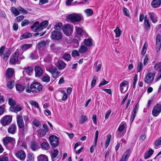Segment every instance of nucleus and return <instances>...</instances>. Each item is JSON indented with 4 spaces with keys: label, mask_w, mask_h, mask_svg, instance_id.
Returning a JSON list of instances; mask_svg holds the SVG:
<instances>
[{
    "label": "nucleus",
    "mask_w": 161,
    "mask_h": 161,
    "mask_svg": "<svg viewBox=\"0 0 161 161\" xmlns=\"http://www.w3.org/2000/svg\"><path fill=\"white\" fill-rule=\"evenodd\" d=\"M66 20L69 22L75 25L83 20V17L80 14L73 13L66 17Z\"/></svg>",
    "instance_id": "obj_1"
},
{
    "label": "nucleus",
    "mask_w": 161,
    "mask_h": 161,
    "mask_svg": "<svg viewBox=\"0 0 161 161\" xmlns=\"http://www.w3.org/2000/svg\"><path fill=\"white\" fill-rule=\"evenodd\" d=\"M42 85L39 83L35 82L32 83L30 87L28 86L25 91L28 93L31 92L34 93H38L42 90Z\"/></svg>",
    "instance_id": "obj_2"
},
{
    "label": "nucleus",
    "mask_w": 161,
    "mask_h": 161,
    "mask_svg": "<svg viewBox=\"0 0 161 161\" xmlns=\"http://www.w3.org/2000/svg\"><path fill=\"white\" fill-rule=\"evenodd\" d=\"M3 141L4 145L7 149L11 150L14 148L15 143L14 138L10 137H6L3 138Z\"/></svg>",
    "instance_id": "obj_3"
},
{
    "label": "nucleus",
    "mask_w": 161,
    "mask_h": 161,
    "mask_svg": "<svg viewBox=\"0 0 161 161\" xmlns=\"http://www.w3.org/2000/svg\"><path fill=\"white\" fill-rule=\"evenodd\" d=\"M50 37L52 40L56 41L62 39L63 37V35L61 32L56 30H54L51 32Z\"/></svg>",
    "instance_id": "obj_4"
},
{
    "label": "nucleus",
    "mask_w": 161,
    "mask_h": 161,
    "mask_svg": "<svg viewBox=\"0 0 161 161\" xmlns=\"http://www.w3.org/2000/svg\"><path fill=\"white\" fill-rule=\"evenodd\" d=\"M19 51H18V50H17L11 56L9 61V64H15L16 63L19 64L20 62L19 61Z\"/></svg>",
    "instance_id": "obj_5"
},
{
    "label": "nucleus",
    "mask_w": 161,
    "mask_h": 161,
    "mask_svg": "<svg viewBox=\"0 0 161 161\" xmlns=\"http://www.w3.org/2000/svg\"><path fill=\"white\" fill-rule=\"evenodd\" d=\"M73 27L69 24L65 25L63 28L64 33L67 36H69L73 32Z\"/></svg>",
    "instance_id": "obj_6"
},
{
    "label": "nucleus",
    "mask_w": 161,
    "mask_h": 161,
    "mask_svg": "<svg viewBox=\"0 0 161 161\" xmlns=\"http://www.w3.org/2000/svg\"><path fill=\"white\" fill-rule=\"evenodd\" d=\"M49 139L51 145L53 147H55L58 146V138L57 136L55 135L50 136L49 137Z\"/></svg>",
    "instance_id": "obj_7"
},
{
    "label": "nucleus",
    "mask_w": 161,
    "mask_h": 161,
    "mask_svg": "<svg viewBox=\"0 0 161 161\" xmlns=\"http://www.w3.org/2000/svg\"><path fill=\"white\" fill-rule=\"evenodd\" d=\"M12 118V116L11 115H6L1 120V124L3 126H6L11 122Z\"/></svg>",
    "instance_id": "obj_8"
},
{
    "label": "nucleus",
    "mask_w": 161,
    "mask_h": 161,
    "mask_svg": "<svg viewBox=\"0 0 161 161\" xmlns=\"http://www.w3.org/2000/svg\"><path fill=\"white\" fill-rule=\"evenodd\" d=\"M161 111V105L157 104L153 108L152 114L153 115L156 117L158 116Z\"/></svg>",
    "instance_id": "obj_9"
},
{
    "label": "nucleus",
    "mask_w": 161,
    "mask_h": 161,
    "mask_svg": "<svg viewBox=\"0 0 161 161\" xmlns=\"http://www.w3.org/2000/svg\"><path fill=\"white\" fill-rule=\"evenodd\" d=\"M154 69L158 71V73L155 79L156 81H157L161 78V62L156 64L154 66Z\"/></svg>",
    "instance_id": "obj_10"
},
{
    "label": "nucleus",
    "mask_w": 161,
    "mask_h": 161,
    "mask_svg": "<svg viewBox=\"0 0 161 161\" xmlns=\"http://www.w3.org/2000/svg\"><path fill=\"white\" fill-rule=\"evenodd\" d=\"M155 74L153 73H149L145 76L144 81L147 83H149L153 81L154 80Z\"/></svg>",
    "instance_id": "obj_11"
},
{
    "label": "nucleus",
    "mask_w": 161,
    "mask_h": 161,
    "mask_svg": "<svg viewBox=\"0 0 161 161\" xmlns=\"http://www.w3.org/2000/svg\"><path fill=\"white\" fill-rule=\"evenodd\" d=\"M139 108V104L137 103L135 105L132 112L131 113L130 118V121L131 123L133 121L134 118L136 116V114L137 113Z\"/></svg>",
    "instance_id": "obj_12"
},
{
    "label": "nucleus",
    "mask_w": 161,
    "mask_h": 161,
    "mask_svg": "<svg viewBox=\"0 0 161 161\" xmlns=\"http://www.w3.org/2000/svg\"><path fill=\"white\" fill-rule=\"evenodd\" d=\"M35 27H36L35 29V31L36 32L41 31L43 29L41 25L40 24H39L38 21L36 22L31 26L32 29H34Z\"/></svg>",
    "instance_id": "obj_13"
},
{
    "label": "nucleus",
    "mask_w": 161,
    "mask_h": 161,
    "mask_svg": "<svg viewBox=\"0 0 161 161\" xmlns=\"http://www.w3.org/2000/svg\"><path fill=\"white\" fill-rule=\"evenodd\" d=\"M15 155L18 158L21 160H24L26 157V154L23 150L17 151L15 153Z\"/></svg>",
    "instance_id": "obj_14"
},
{
    "label": "nucleus",
    "mask_w": 161,
    "mask_h": 161,
    "mask_svg": "<svg viewBox=\"0 0 161 161\" xmlns=\"http://www.w3.org/2000/svg\"><path fill=\"white\" fill-rule=\"evenodd\" d=\"M36 77H40L41 76L43 73L42 69L39 66H36L35 68Z\"/></svg>",
    "instance_id": "obj_15"
},
{
    "label": "nucleus",
    "mask_w": 161,
    "mask_h": 161,
    "mask_svg": "<svg viewBox=\"0 0 161 161\" xmlns=\"http://www.w3.org/2000/svg\"><path fill=\"white\" fill-rule=\"evenodd\" d=\"M17 122L19 127L20 129L22 128L24 125L22 116L18 115L17 116Z\"/></svg>",
    "instance_id": "obj_16"
},
{
    "label": "nucleus",
    "mask_w": 161,
    "mask_h": 161,
    "mask_svg": "<svg viewBox=\"0 0 161 161\" xmlns=\"http://www.w3.org/2000/svg\"><path fill=\"white\" fill-rule=\"evenodd\" d=\"M49 71L51 73L52 77L54 78H56L58 75L60 73V72L56 68H53L50 69Z\"/></svg>",
    "instance_id": "obj_17"
},
{
    "label": "nucleus",
    "mask_w": 161,
    "mask_h": 161,
    "mask_svg": "<svg viewBox=\"0 0 161 161\" xmlns=\"http://www.w3.org/2000/svg\"><path fill=\"white\" fill-rule=\"evenodd\" d=\"M98 136V131L96 130L95 133V137L94 139V142L95 144L92 145L90 148V151L91 153L93 152L94 151L95 147L97 145V139Z\"/></svg>",
    "instance_id": "obj_18"
},
{
    "label": "nucleus",
    "mask_w": 161,
    "mask_h": 161,
    "mask_svg": "<svg viewBox=\"0 0 161 161\" xmlns=\"http://www.w3.org/2000/svg\"><path fill=\"white\" fill-rule=\"evenodd\" d=\"M131 150L130 149L127 150L124 154L120 161H126L130 155Z\"/></svg>",
    "instance_id": "obj_19"
},
{
    "label": "nucleus",
    "mask_w": 161,
    "mask_h": 161,
    "mask_svg": "<svg viewBox=\"0 0 161 161\" xmlns=\"http://www.w3.org/2000/svg\"><path fill=\"white\" fill-rule=\"evenodd\" d=\"M9 110L12 112L17 113L18 112L20 111L22 108L19 106L17 105L15 107L10 106L9 108Z\"/></svg>",
    "instance_id": "obj_20"
},
{
    "label": "nucleus",
    "mask_w": 161,
    "mask_h": 161,
    "mask_svg": "<svg viewBox=\"0 0 161 161\" xmlns=\"http://www.w3.org/2000/svg\"><path fill=\"white\" fill-rule=\"evenodd\" d=\"M16 130V126L14 124H12L8 127V131L11 134H14L15 133Z\"/></svg>",
    "instance_id": "obj_21"
},
{
    "label": "nucleus",
    "mask_w": 161,
    "mask_h": 161,
    "mask_svg": "<svg viewBox=\"0 0 161 161\" xmlns=\"http://www.w3.org/2000/svg\"><path fill=\"white\" fill-rule=\"evenodd\" d=\"M161 4V0H153L151 3L152 6L153 8H157Z\"/></svg>",
    "instance_id": "obj_22"
},
{
    "label": "nucleus",
    "mask_w": 161,
    "mask_h": 161,
    "mask_svg": "<svg viewBox=\"0 0 161 161\" xmlns=\"http://www.w3.org/2000/svg\"><path fill=\"white\" fill-rule=\"evenodd\" d=\"M66 64L62 60H59L58 61V66L59 70L64 69L66 66Z\"/></svg>",
    "instance_id": "obj_23"
},
{
    "label": "nucleus",
    "mask_w": 161,
    "mask_h": 161,
    "mask_svg": "<svg viewBox=\"0 0 161 161\" xmlns=\"http://www.w3.org/2000/svg\"><path fill=\"white\" fill-rule=\"evenodd\" d=\"M31 147L32 150L34 151L38 150L40 148L39 145L35 142H31Z\"/></svg>",
    "instance_id": "obj_24"
},
{
    "label": "nucleus",
    "mask_w": 161,
    "mask_h": 161,
    "mask_svg": "<svg viewBox=\"0 0 161 161\" xmlns=\"http://www.w3.org/2000/svg\"><path fill=\"white\" fill-rule=\"evenodd\" d=\"M84 44L87 47L92 46L93 45L92 39L91 38L85 39L84 41Z\"/></svg>",
    "instance_id": "obj_25"
},
{
    "label": "nucleus",
    "mask_w": 161,
    "mask_h": 161,
    "mask_svg": "<svg viewBox=\"0 0 161 161\" xmlns=\"http://www.w3.org/2000/svg\"><path fill=\"white\" fill-rule=\"evenodd\" d=\"M14 70L12 69H7L6 72V76L7 78L9 79L12 77Z\"/></svg>",
    "instance_id": "obj_26"
},
{
    "label": "nucleus",
    "mask_w": 161,
    "mask_h": 161,
    "mask_svg": "<svg viewBox=\"0 0 161 161\" xmlns=\"http://www.w3.org/2000/svg\"><path fill=\"white\" fill-rule=\"evenodd\" d=\"M46 44L45 41H42L37 45V48L38 50H41L44 48Z\"/></svg>",
    "instance_id": "obj_27"
},
{
    "label": "nucleus",
    "mask_w": 161,
    "mask_h": 161,
    "mask_svg": "<svg viewBox=\"0 0 161 161\" xmlns=\"http://www.w3.org/2000/svg\"><path fill=\"white\" fill-rule=\"evenodd\" d=\"M150 18L153 23H155L157 21V19L155 14L153 12H150L149 13Z\"/></svg>",
    "instance_id": "obj_28"
},
{
    "label": "nucleus",
    "mask_w": 161,
    "mask_h": 161,
    "mask_svg": "<svg viewBox=\"0 0 161 161\" xmlns=\"http://www.w3.org/2000/svg\"><path fill=\"white\" fill-rule=\"evenodd\" d=\"M154 152L151 148H150L148 151L146 152L144 155V157L145 159H147L149 158L153 153Z\"/></svg>",
    "instance_id": "obj_29"
},
{
    "label": "nucleus",
    "mask_w": 161,
    "mask_h": 161,
    "mask_svg": "<svg viewBox=\"0 0 161 161\" xmlns=\"http://www.w3.org/2000/svg\"><path fill=\"white\" fill-rule=\"evenodd\" d=\"M38 161H48V159L46 155L41 154L37 157Z\"/></svg>",
    "instance_id": "obj_30"
},
{
    "label": "nucleus",
    "mask_w": 161,
    "mask_h": 161,
    "mask_svg": "<svg viewBox=\"0 0 161 161\" xmlns=\"http://www.w3.org/2000/svg\"><path fill=\"white\" fill-rule=\"evenodd\" d=\"M32 46V45L31 44H24L21 45V48L22 51L24 52L30 48Z\"/></svg>",
    "instance_id": "obj_31"
},
{
    "label": "nucleus",
    "mask_w": 161,
    "mask_h": 161,
    "mask_svg": "<svg viewBox=\"0 0 161 161\" xmlns=\"http://www.w3.org/2000/svg\"><path fill=\"white\" fill-rule=\"evenodd\" d=\"M11 10L13 14L15 16H18L19 14V11L18 10V8L17 9L14 7H12L11 8Z\"/></svg>",
    "instance_id": "obj_32"
},
{
    "label": "nucleus",
    "mask_w": 161,
    "mask_h": 161,
    "mask_svg": "<svg viewBox=\"0 0 161 161\" xmlns=\"http://www.w3.org/2000/svg\"><path fill=\"white\" fill-rule=\"evenodd\" d=\"M88 50V48L85 46L82 45L80 47L79 51L80 53H86Z\"/></svg>",
    "instance_id": "obj_33"
},
{
    "label": "nucleus",
    "mask_w": 161,
    "mask_h": 161,
    "mask_svg": "<svg viewBox=\"0 0 161 161\" xmlns=\"http://www.w3.org/2000/svg\"><path fill=\"white\" fill-rule=\"evenodd\" d=\"M70 55L68 53H65L62 56V58L67 61H69L71 59Z\"/></svg>",
    "instance_id": "obj_34"
},
{
    "label": "nucleus",
    "mask_w": 161,
    "mask_h": 161,
    "mask_svg": "<svg viewBox=\"0 0 161 161\" xmlns=\"http://www.w3.org/2000/svg\"><path fill=\"white\" fill-rule=\"evenodd\" d=\"M63 24L61 22L57 23L54 26V28L55 30H61L63 29Z\"/></svg>",
    "instance_id": "obj_35"
},
{
    "label": "nucleus",
    "mask_w": 161,
    "mask_h": 161,
    "mask_svg": "<svg viewBox=\"0 0 161 161\" xmlns=\"http://www.w3.org/2000/svg\"><path fill=\"white\" fill-rule=\"evenodd\" d=\"M114 31L116 34V37H119L122 32V31L118 27L116 28V29L114 30Z\"/></svg>",
    "instance_id": "obj_36"
},
{
    "label": "nucleus",
    "mask_w": 161,
    "mask_h": 161,
    "mask_svg": "<svg viewBox=\"0 0 161 161\" xmlns=\"http://www.w3.org/2000/svg\"><path fill=\"white\" fill-rule=\"evenodd\" d=\"M42 148L45 150H47L49 148V145L47 142H44L42 143L41 144Z\"/></svg>",
    "instance_id": "obj_37"
},
{
    "label": "nucleus",
    "mask_w": 161,
    "mask_h": 161,
    "mask_svg": "<svg viewBox=\"0 0 161 161\" xmlns=\"http://www.w3.org/2000/svg\"><path fill=\"white\" fill-rule=\"evenodd\" d=\"M15 82L14 80L9 81L7 84V87L10 89H12L14 86Z\"/></svg>",
    "instance_id": "obj_38"
},
{
    "label": "nucleus",
    "mask_w": 161,
    "mask_h": 161,
    "mask_svg": "<svg viewBox=\"0 0 161 161\" xmlns=\"http://www.w3.org/2000/svg\"><path fill=\"white\" fill-rule=\"evenodd\" d=\"M84 12L87 16H91L93 14L92 10L90 8L86 9L85 10Z\"/></svg>",
    "instance_id": "obj_39"
},
{
    "label": "nucleus",
    "mask_w": 161,
    "mask_h": 161,
    "mask_svg": "<svg viewBox=\"0 0 161 161\" xmlns=\"http://www.w3.org/2000/svg\"><path fill=\"white\" fill-rule=\"evenodd\" d=\"M87 120V117L84 115H82L79 120V122L80 124H82L85 122Z\"/></svg>",
    "instance_id": "obj_40"
},
{
    "label": "nucleus",
    "mask_w": 161,
    "mask_h": 161,
    "mask_svg": "<svg viewBox=\"0 0 161 161\" xmlns=\"http://www.w3.org/2000/svg\"><path fill=\"white\" fill-rule=\"evenodd\" d=\"M48 132L46 131V130L43 129H40L39 130L38 135L40 137H42L44 136L47 132Z\"/></svg>",
    "instance_id": "obj_41"
},
{
    "label": "nucleus",
    "mask_w": 161,
    "mask_h": 161,
    "mask_svg": "<svg viewBox=\"0 0 161 161\" xmlns=\"http://www.w3.org/2000/svg\"><path fill=\"white\" fill-rule=\"evenodd\" d=\"M11 53V50L10 49H9L7 50L5 53L4 54V55L3 56V59L5 60H8V58H9L10 54Z\"/></svg>",
    "instance_id": "obj_42"
},
{
    "label": "nucleus",
    "mask_w": 161,
    "mask_h": 161,
    "mask_svg": "<svg viewBox=\"0 0 161 161\" xmlns=\"http://www.w3.org/2000/svg\"><path fill=\"white\" fill-rule=\"evenodd\" d=\"M97 79V76L96 75L94 76L91 83V87L93 88L95 86Z\"/></svg>",
    "instance_id": "obj_43"
},
{
    "label": "nucleus",
    "mask_w": 161,
    "mask_h": 161,
    "mask_svg": "<svg viewBox=\"0 0 161 161\" xmlns=\"http://www.w3.org/2000/svg\"><path fill=\"white\" fill-rule=\"evenodd\" d=\"M8 103L11 106L14 107L16 104V103L14 100L12 98H10L8 99Z\"/></svg>",
    "instance_id": "obj_44"
},
{
    "label": "nucleus",
    "mask_w": 161,
    "mask_h": 161,
    "mask_svg": "<svg viewBox=\"0 0 161 161\" xmlns=\"http://www.w3.org/2000/svg\"><path fill=\"white\" fill-rule=\"evenodd\" d=\"M24 69L25 70V72L28 75H30V74L33 71V69L31 67H28L24 68Z\"/></svg>",
    "instance_id": "obj_45"
},
{
    "label": "nucleus",
    "mask_w": 161,
    "mask_h": 161,
    "mask_svg": "<svg viewBox=\"0 0 161 161\" xmlns=\"http://www.w3.org/2000/svg\"><path fill=\"white\" fill-rule=\"evenodd\" d=\"M42 80L43 82L47 83L50 81V77L47 75H44L42 77Z\"/></svg>",
    "instance_id": "obj_46"
},
{
    "label": "nucleus",
    "mask_w": 161,
    "mask_h": 161,
    "mask_svg": "<svg viewBox=\"0 0 161 161\" xmlns=\"http://www.w3.org/2000/svg\"><path fill=\"white\" fill-rule=\"evenodd\" d=\"M58 154V150H53V153L51 155V158L52 161H53L55 159L54 158L56 157Z\"/></svg>",
    "instance_id": "obj_47"
},
{
    "label": "nucleus",
    "mask_w": 161,
    "mask_h": 161,
    "mask_svg": "<svg viewBox=\"0 0 161 161\" xmlns=\"http://www.w3.org/2000/svg\"><path fill=\"white\" fill-rule=\"evenodd\" d=\"M50 47L51 50L53 52H56L57 51L59 48L58 47H57L55 46V44L54 43L52 44L50 46Z\"/></svg>",
    "instance_id": "obj_48"
},
{
    "label": "nucleus",
    "mask_w": 161,
    "mask_h": 161,
    "mask_svg": "<svg viewBox=\"0 0 161 161\" xmlns=\"http://www.w3.org/2000/svg\"><path fill=\"white\" fill-rule=\"evenodd\" d=\"M16 88L17 91L22 92L24 90V87L19 84H17L16 85Z\"/></svg>",
    "instance_id": "obj_49"
},
{
    "label": "nucleus",
    "mask_w": 161,
    "mask_h": 161,
    "mask_svg": "<svg viewBox=\"0 0 161 161\" xmlns=\"http://www.w3.org/2000/svg\"><path fill=\"white\" fill-rule=\"evenodd\" d=\"M77 33L79 35H81L83 33L82 29L77 26L75 27Z\"/></svg>",
    "instance_id": "obj_50"
},
{
    "label": "nucleus",
    "mask_w": 161,
    "mask_h": 161,
    "mask_svg": "<svg viewBox=\"0 0 161 161\" xmlns=\"http://www.w3.org/2000/svg\"><path fill=\"white\" fill-rule=\"evenodd\" d=\"M156 45H161V36L159 34H158L156 36Z\"/></svg>",
    "instance_id": "obj_51"
},
{
    "label": "nucleus",
    "mask_w": 161,
    "mask_h": 161,
    "mask_svg": "<svg viewBox=\"0 0 161 161\" xmlns=\"http://www.w3.org/2000/svg\"><path fill=\"white\" fill-rule=\"evenodd\" d=\"M27 161H33L34 160V155L33 154L30 153L27 156Z\"/></svg>",
    "instance_id": "obj_52"
},
{
    "label": "nucleus",
    "mask_w": 161,
    "mask_h": 161,
    "mask_svg": "<svg viewBox=\"0 0 161 161\" xmlns=\"http://www.w3.org/2000/svg\"><path fill=\"white\" fill-rule=\"evenodd\" d=\"M30 103L32 105L34 106L35 108H39V106L37 102L34 100H31L30 101Z\"/></svg>",
    "instance_id": "obj_53"
},
{
    "label": "nucleus",
    "mask_w": 161,
    "mask_h": 161,
    "mask_svg": "<svg viewBox=\"0 0 161 161\" xmlns=\"http://www.w3.org/2000/svg\"><path fill=\"white\" fill-rule=\"evenodd\" d=\"M111 138V135H109L107 136L105 143V147H107L109 145L110 141Z\"/></svg>",
    "instance_id": "obj_54"
},
{
    "label": "nucleus",
    "mask_w": 161,
    "mask_h": 161,
    "mask_svg": "<svg viewBox=\"0 0 161 161\" xmlns=\"http://www.w3.org/2000/svg\"><path fill=\"white\" fill-rule=\"evenodd\" d=\"M143 68V64L141 62H140L138 63V65H137V72H140L142 70V69Z\"/></svg>",
    "instance_id": "obj_55"
},
{
    "label": "nucleus",
    "mask_w": 161,
    "mask_h": 161,
    "mask_svg": "<svg viewBox=\"0 0 161 161\" xmlns=\"http://www.w3.org/2000/svg\"><path fill=\"white\" fill-rule=\"evenodd\" d=\"M30 23V22L29 20L25 19L22 21L21 25L22 26H24Z\"/></svg>",
    "instance_id": "obj_56"
},
{
    "label": "nucleus",
    "mask_w": 161,
    "mask_h": 161,
    "mask_svg": "<svg viewBox=\"0 0 161 161\" xmlns=\"http://www.w3.org/2000/svg\"><path fill=\"white\" fill-rule=\"evenodd\" d=\"M144 28L145 30H147L150 27L149 21H144Z\"/></svg>",
    "instance_id": "obj_57"
},
{
    "label": "nucleus",
    "mask_w": 161,
    "mask_h": 161,
    "mask_svg": "<svg viewBox=\"0 0 161 161\" xmlns=\"http://www.w3.org/2000/svg\"><path fill=\"white\" fill-rule=\"evenodd\" d=\"M123 10L124 15L126 16L129 17V12L128 10L125 8H123Z\"/></svg>",
    "instance_id": "obj_58"
},
{
    "label": "nucleus",
    "mask_w": 161,
    "mask_h": 161,
    "mask_svg": "<svg viewBox=\"0 0 161 161\" xmlns=\"http://www.w3.org/2000/svg\"><path fill=\"white\" fill-rule=\"evenodd\" d=\"M71 55L73 57L75 58L76 56H79L80 54L77 50H73L72 52Z\"/></svg>",
    "instance_id": "obj_59"
},
{
    "label": "nucleus",
    "mask_w": 161,
    "mask_h": 161,
    "mask_svg": "<svg viewBox=\"0 0 161 161\" xmlns=\"http://www.w3.org/2000/svg\"><path fill=\"white\" fill-rule=\"evenodd\" d=\"M18 10L19 12H21V13L24 14H26L28 13V11L24 8L21 7L18 8Z\"/></svg>",
    "instance_id": "obj_60"
},
{
    "label": "nucleus",
    "mask_w": 161,
    "mask_h": 161,
    "mask_svg": "<svg viewBox=\"0 0 161 161\" xmlns=\"http://www.w3.org/2000/svg\"><path fill=\"white\" fill-rule=\"evenodd\" d=\"M154 144L156 148H157L156 146L157 147L161 145V137H160L158 140L155 141Z\"/></svg>",
    "instance_id": "obj_61"
},
{
    "label": "nucleus",
    "mask_w": 161,
    "mask_h": 161,
    "mask_svg": "<svg viewBox=\"0 0 161 161\" xmlns=\"http://www.w3.org/2000/svg\"><path fill=\"white\" fill-rule=\"evenodd\" d=\"M108 82L106 80L104 79H103V81L101 82L98 85L99 87H101L102 86L107 84Z\"/></svg>",
    "instance_id": "obj_62"
},
{
    "label": "nucleus",
    "mask_w": 161,
    "mask_h": 161,
    "mask_svg": "<svg viewBox=\"0 0 161 161\" xmlns=\"http://www.w3.org/2000/svg\"><path fill=\"white\" fill-rule=\"evenodd\" d=\"M22 129L23 133L24 134L26 133L27 132L28 129L27 124H26L25 125H24Z\"/></svg>",
    "instance_id": "obj_63"
},
{
    "label": "nucleus",
    "mask_w": 161,
    "mask_h": 161,
    "mask_svg": "<svg viewBox=\"0 0 161 161\" xmlns=\"http://www.w3.org/2000/svg\"><path fill=\"white\" fill-rule=\"evenodd\" d=\"M48 22L46 20L40 23L42 26L43 29L47 27L48 25Z\"/></svg>",
    "instance_id": "obj_64"
}]
</instances>
